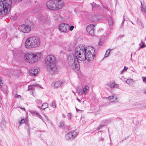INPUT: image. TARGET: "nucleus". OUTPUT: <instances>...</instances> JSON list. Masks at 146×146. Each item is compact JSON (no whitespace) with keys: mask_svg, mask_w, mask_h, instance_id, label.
Segmentation results:
<instances>
[{"mask_svg":"<svg viewBox=\"0 0 146 146\" xmlns=\"http://www.w3.org/2000/svg\"><path fill=\"white\" fill-rule=\"evenodd\" d=\"M75 54L71 53L68 57L69 67L73 70L77 71L80 68L78 58L79 60L84 61L86 60L90 61L92 60L95 56V50L91 46L86 47L83 44L77 46L75 50Z\"/></svg>","mask_w":146,"mask_h":146,"instance_id":"nucleus-1","label":"nucleus"},{"mask_svg":"<svg viewBox=\"0 0 146 146\" xmlns=\"http://www.w3.org/2000/svg\"><path fill=\"white\" fill-rule=\"evenodd\" d=\"M56 60V57L51 54L47 56L44 59L45 67L50 73L54 74L58 72Z\"/></svg>","mask_w":146,"mask_h":146,"instance_id":"nucleus-2","label":"nucleus"},{"mask_svg":"<svg viewBox=\"0 0 146 146\" xmlns=\"http://www.w3.org/2000/svg\"><path fill=\"white\" fill-rule=\"evenodd\" d=\"M11 0H0V15H6L9 13L11 9Z\"/></svg>","mask_w":146,"mask_h":146,"instance_id":"nucleus-3","label":"nucleus"},{"mask_svg":"<svg viewBox=\"0 0 146 146\" xmlns=\"http://www.w3.org/2000/svg\"><path fill=\"white\" fill-rule=\"evenodd\" d=\"M40 45V40L39 38L33 36L27 38L25 43V48L32 49L38 47Z\"/></svg>","mask_w":146,"mask_h":146,"instance_id":"nucleus-4","label":"nucleus"},{"mask_svg":"<svg viewBox=\"0 0 146 146\" xmlns=\"http://www.w3.org/2000/svg\"><path fill=\"white\" fill-rule=\"evenodd\" d=\"M42 54L41 53L27 52L24 54V59L27 62L33 63L40 60Z\"/></svg>","mask_w":146,"mask_h":146,"instance_id":"nucleus-5","label":"nucleus"},{"mask_svg":"<svg viewBox=\"0 0 146 146\" xmlns=\"http://www.w3.org/2000/svg\"><path fill=\"white\" fill-rule=\"evenodd\" d=\"M19 29L21 32L28 33L31 31V26L28 25H23L19 26Z\"/></svg>","mask_w":146,"mask_h":146,"instance_id":"nucleus-6","label":"nucleus"},{"mask_svg":"<svg viewBox=\"0 0 146 146\" xmlns=\"http://www.w3.org/2000/svg\"><path fill=\"white\" fill-rule=\"evenodd\" d=\"M55 1L49 0L46 3V6L47 8L51 10H54L55 9Z\"/></svg>","mask_w":146,"mask_h":146,"instance_id":"nucleus-7","label":"nucleus"},{"mask_svg":"<svg viewBox=\"0 0 146 146\" xmlns=\"http://www.w3.org/2000/svg\"><path fill=\"white\" fill-rule=\"evenodd\" d=\"M69 25L67 24L62 23L60 24L59 27L60 30L62 32L67 33L68 31V28Z\"/></svg>","mask_w":146,"mask_h":146,"instance_id":"nucleus-8","label":"nucleus"},{"mask_svg":"<svg viewBox=\"0 0 146 146\" xmlns=\"http://www.w3.org/2000/svg\"><path fill=\"white\" fill-rule=\"evenodd\" d=\"M55 11H57L62 9L64 5L63 1L61 0H57L55 1Z\"/></svg>","mask_w":146,"mask_h":146,"instance_id":"nucleus-9","label":"nucleus"},{"mask_svg":"<svg viewBox=\"0 0 146 146\" xmlns=\"http://www.w3.org/2000/svg\"><path fill=\"white\" fill-rule=\"evenodd\" d=\"M95 25L91 24L88 25L86 28V30L88 33L92 35H94V27Z\"/></svg>","mask_w":146,"mask_h":146,"instance_id":"nucleus-10","label":"nucleus"},{"mask_svg":"<svg viewBox=\"0 0 146 146\" xmlns=\"http://www.w3.org/2000/svg\"><path fill=\"white\" fill-rule=\"evenodd\" d=\"M73 132L72 131L68 133L65 135V138L67 140L72 139L76 136V135L73 134Z\"/></svg>","mask_w":146,"mask_h":146,"instance_id":"nucleus-11","label":"nucleus"},{"mask_svg":"<svg viewBox=\"0 0 146 146\" xmlns=\"http://www.w3.org/2000/svg\"><path fill=\"white\" fill-rule=\"evenodd\" d=\"M38 70L37 69L31 68L29 70V72L32 75L35 76L38 73Z\"/></svg>","mask_w":146,"mask_h":146,"instance_id":"nucleus-12","label":"nucleus"},{"mask_svg":"<svg viewBox=\"0 0 146 146\" xmlns=\"http://www.w3.org/2000/svg\"><path fill=\"white\" fill-rule=\"evenodd\" d=\"M82 92L84 94H86L89 91V87L88 86L83 87L82 88Z\"/></svg>","mask_w":146,"mask_h":146,"instance_id":"nucleus-13","label":"nucleus"},{"mask_svg":"<svg viewBox=\"0 0 146 146\" xmlns=\"http://www.w3.org/2000/svg\"><path fill=\"white\" fill-rule=\"evenodd\" d=\"M62 85V83H52V86L55 88L60 87Z\"/></svg>","mask_w":146,"mask_h":146,"instance_id":"nucleus-14","label":"nucleus"},{"mask_svg":"<svg viewBox=\"0 0 146 146\" xmlns=\"http://www.w3.org/2000/svg\"><path fill=\"white\" fill-rule=\"evenodd\" d=\"M50 17L48 15H46L44 17V23H47L49 24L50 23Z\"/></svg>","mask_w":146,"mask_h":146,"instance_id":"nucleus-15","label":"nucleus"},{"mask_svg":"<svg viewBox=\"0 0 146 146\" xmlns=\"http://www.w3.org/2000/svg\"><path fill=\"white\" fill-rule=\"evenodd\" d=\"M141 10L142 12L146 13V7L142 2H141Z\"/></svg>","mask_w":146,"mask_h":146,"instance_id":"nucleus-16","label":"nucleus"},{"mask_svg":"<svg viewBox=\"0 0 146 146\" xmlns=\"http://www.w3.org/2000/svg\"><path fill=\"white\" fill-rule=\"evenodd\" d=\"M110 87L111 88H117L118 87V85L115 84V83H112L111 84L110 83Z\"/></svg>","mask_w":146,"mask_h":146,"instance_id":"nucleus-17","label":"nucleus"},{"mask_svg":"<svg viewBox=\"0 0 146 146\" xmlns=\"http://www.w3.org/2000/svg\"><path fill=\"white\" fill-rule=\"evenodd\" d=\"M31 113L33 114L36 115V116L40 119H42V117L40 116L39 114L36 111H32L31 112Z\"/></svg>","mask_w":146,"mask_h":146,"instance_id":"nucleus-18","label":"nucleus"},{"mask_svg":"<svg viewBox=\"0 0 146 146\" xmlns=\"http://www.w3.org/2000/svg\"><path fill=\"white\" fill-rule=\"evenodd\" d=\"M44 17L42 15L40 14L39 15L38 17V20L44 22Z\"/></svg>","mask_w":146,"mask_h":146,"instance_id":"nucleus-19","label":"nucleus"},{"mask_svg":"<svg viewBox=\"0 0 146 146\" xmlns=\"http://www.w3.org/2000/svg\"><path fill=\"white\" fill-rule=\"evenodd\" d=\"M33 87H40V88H41L40 87V86H39L37 84H36L34 85H31V86H28V87H29V89H28L29 90H30V89H32L33 88Z\"/></svg>","mask_w":146,"mask_h":146,"instance_id":"nucleus-20","label":"nucleus"},{"mask_svg":"<svg viewBox=\"0 0 146 146\" xmlns=\"http://www.w3.org/2000/svg\"><path fill=\"white\" fill-rule=\"evenodd\" d=\"M111 50V49L107 50L106 52V53L104 55V57H108L109 56Z\"/></svg>","mask_w":146,"mask_h":146,"instance_id":"nucleus-21","label":"nucleus"},{"mask_svg":"<svg viewBox=\"0 0 146 146\" xmlns=\"http://www.w3.org/2000/svg\"><path fill=\"white\" fill-rule=\"evenodd\" d=\"M42 106V109L44 110L48 107V105L47 103H45L43 104Z\"/></svg>","mask_w":146,"mask_h":146,"instance_id":"nucleus-22","label":"nucleus"},{"mask_svg":"<svg viewBox=\"0 0 146 146\" xmlns=\"http://www.w3.org/2000/svg\"><path fill=\"white\" fill-rule=\"evenodd\" d=\"M108 99L112 102L114 101L115 100H116L115 99H114L113 96H110L108 97Z\"/></svg>","mask_w":146,"mask_h":146,"instance_id":"nucleus-23","label":"nucleus"},{"mask_svg":"<svg viewBox=\"0 0 146 146\" xmlns=\"http://www.w3.org/2000/svg\"><path fill=\"white\" fill-rule=\"evenodd\" d=\"M141 48H144L146 46L144 42L141 41V43L140 44Z\"/></svg>","mask_w":146,"mask_h":146,"instance_id":"nucleus-24","label":"nucleus"},{"mask_svg":"<svg viewBox=\"0 0 146 146\" xmlns=\"http://www.w3.org/2000/svg\"><path fill=\"white\" fill-rule=\"evenodd\" d=\"M35 102L37 104H40L42 103V101L41 100L38 99L35 100Z\"/></svg>","mask_w":146,"mask_h":146,"instance_id":"nucleus-25","label":"nucleus"},{"mask_svg":"<svg viewBox=\"0 0 146 146\" xmlns=\"http://www.w3.org/2000/svg\"><path fill=\"white\" fill-rule=\"evenodd\" d=\"M50 106L53 108H54L56 107L55 104L53 101H52L50 104Z\"/></svg>","mask_w":146,"mask_h":146,"instance_id":"nucleus-26","label":"nucleus"},{"mask_svg":"<svg viewBox=\"0 0 146 146\" xmlns=\"http://www.w3.org/2000/svg\"><path fill=\"white\" fill-rule=\"evenodd\" d=\"M137 21L138 23L141 25V28H143L144 27V26L142 23L141 21L139 20L138 19H137Z\"/></svg>","mask_w":146,"mask_h":146,"instance_id":"nucleus-27","label":"nucleus"},{"mask_svg":"<svg viewBox=\"0 0 146 146\" xmlns=\"http://www.w3.org/2000/svg\"><path fill=\"white\" fill-rule=\"evenodd\" d=\"M108 24L110 25H112L113 23V20L112 19H110L108 22Z\"/></svg>","mask_w":146,"mask_h":146,"instance_id":"nucleus-28","label":"nucleus"},{"mask_svg":"<svg viewBox=\"0 0 146 146\" xmlns=\"http://www.w3.org/2000/svg\"><path fill=\"white\" fill-rule=\"evenodd\" d=\"M74 28V26L73 25H71V26H70V27L69 29L70 31H72L73 30Z\"/></svg>","mask_w":146,"mask_h":146,"instance_id":"nucleus-29","label":"nucleus"},{"mask_svg":"<svg viewBox=\"0 0 146 146\" xmlns=\"http://www.w3.org/2000/svg\"><path fill=\"white\" fill-rule=\"evenodd\" d=\"M103 41H100L99 42L98 44V45H100L101 46L103 45Z\"/></svg>","mask_w":146,"mask_h":146,"instance_id":"nucleus-30","label":"nucleus"},{"mask_svg":"<svg viewBox=\"0 0 146 146\" xmlns=\"http://www.w3.org/2000/svg\"><path fill=\"white\" fill-rule=\"evenodd\" d=\"M67 116L68 117H69V120H70L71 119V114L69 113H68L67 114Z\"/></svg>","mask_w":146,"mask_h":146,"instance_id":"nucleus-31","label":"nucleus"},{"mask_svg":"<svg viewBox=\"0 0 146 146\" xmlns=\"http://www.w3.org/2000/svg\"><path fill=\"white\" fill-rule=\"evenodd\" d=\"M133 81V80L131 79H127L126 82H132Z\"/></svg>","mask_w":146,"mask_h":146,"instance_id":"nucleus-32","label":"nucleus"},{"mask_svg":"<svg viewBox=\"0 0 146 146\" xmlns=\"http://www.w3.org/2000/svg\"><path fill=\"white\" fill-rule=\"evenodd\" d=\"M142 79L143 80V81L144 82H146V77H142Z\"/></svg>","mask_w":146,"mask_h":146,"instance_id":"nucleus-33","label":"nucleus"},{"mask_svg":"<svg viewBox=\"0 0 146 146\" xmlns=\"http://www.w3.org/2000/svg\"><path fill=\"white\" fill-rule=\"evenodd\" d=\"M25 122L24 119H22L21 120V121L20 122V124L23 123Z\"/></svg>","mask_w":146,"mask_h":146,"instance_id":"nucleus-34","label":"nucleus"},{"mask_svg":"<svg viewBox=\"0 0 146 146\" xmlns=\"http://www.w3.org/2000/svg\"><path fill=\"white\" fill-rule=\"evenodd\" d=\"M92 7L93 8H94V7H95V6L96 5V4L95 3H92Z\"/></svg>","mask_w":146,"mask_h":146,"instance_id":"nucleus-35","label":"nucleus"},{"mask_svg":"<svg viewBox=\"0 0 146 146\" xmlns=\"http://www.w3.org/2000/svg\"><path fill=\"white\" fill-rule=\"evenodd\" d=\"M30 128H28L27 130V132L28 133V135H29L30 134Z\"/></svg>","mask_w":146,"mask_h":146,"instance_id":"nucleus-36","label":"nucleus"},{"mask_svg":"<svg viewBox=\"0 0 146 146\" xmlns=\"http://www.w3.org/2000/svg\"><path fill=\"white\" fill-rule=\"evenodd\" d=\"M128 68L127 67H126L125 66L124 68V69H123L124 70V71H126L127 70Z\"/></svg>","mask_w":146,"mask_h":146,"instance_id":"nucleus-37","label":"nucleus"},{"mask_svg":"<svg viewBox=\"0 0 146 146\" xmlns=\"http://www.w3.org/2000/svg\"><path fill=\"white\" fill-rule=\"evenodd\" d=\"M13 1L15 2H19L21 1L22 0H13Z\"/></svg>","mask_w":146,"mask_h":146,"instance_id":"nucleus-38","label":"nucleus"},{"mask_svg":"<svg viewBox=\"0 0 146 146\" xmlns=\"http://www.w3.org/2000/svg\"><path fill=\"white\" fill-rule=\"evenodd\" d=\"M78 93H79V94L80 95H82V92L80 91V90H78Z\"/></svg>","mask_w":146,"mask_h":146,"instance_id":"nucleus-39","label":"nucleus"},{"mask_svg":"<svg viewBox=\"0 0 146 146\" xmlns=\"http://www.w3.org/2000/svg\"><path fill=\"white\" fill-rule=\"evenodd\" d=\"M64 125V123L63 122H61L60 123V127Z\"/></svg>","mask_w":146,"mask_h":146,"instance_id":"nucleus-40","label":"nucleus"},{"mask_svg":"<svg viewBox=\"0 0 146 146\" xmlns=\"http://www.w3.org/2000/svg\"><path fill=\"white\" fill-rule=\"evenodd\" d=\"M103 126L102 125H100L99 126L98 128H97V129L98 130H99V129L101 127H102Z\"/></svg>","mask_w":146,"mask_h":146,"instance_id":"nucleus-41","label":"nucleus"},{"mask_svg":"<svg viewBox=\"0 0 146 146\" xmlns=\"http://www.w3.org/2000/svg\"><path fill=\"white\" fill-rule=\"evenodd\" d=\"M15 97H21L20 95H18L17 94H16L15 96Z\"/></svg>","mask_w":146,"mask_h":146,"instance_id":"nucleus-42","label":"nucleus"},{"mask_svg":"<svg viewBox=\"0 0 146 146\" xmlns=\"http://www.w3.org/2000/svg\"><path fill=\"white\" fill-rule=\"evenodd\" d=\"M76 111L77 112H78V111H82V110H79V109H78L76 108Z\"/></svg>","mask_w":146,"mask_h":146,"instance_id":"nucleus-43","label":"nucleus"},{"mask_svg":"<svg viewBox=\"0 0 146 146\" xmlns=\"http://www.w3.org/2000/svg\"><path fill=\"white\" fill-rule=\"evenodd\" d=\"M3 81L2 79V78L1 77H0V82H2Z\"/></svg>","mask_w":146,"mask_h":146,"instance_id":"nucleus-44","label":"nucleus"},{"mask_svg":"<svg viewBox=\"0 0 146 146\" xmlns=\"http://www.w3.org/2000/svg\"><path fill=\"white\" fill-rule=\"evenodd\" d=\"M77 100L79 102H81V101L78 98H77Z\"/></svg>","mask_w":146,"mask_h":146,"instance_id":"nucleus-45","label":"nucleus"},{"mask_svg":"<svg viewBox=\"0 0 146 146\" xmlns=\"http://www.w3.org/2000/svg\"><path fill=\"white\" fill-rule=\"evenodd\" d=\"M132 83H133L129 82V83H128L127 84H128L130 85H132Z\"/></svg>","mask_w":146,"mask_h":146,"instance_id":"nucleus-46","label":"nucleus"},{"mask_svg":"<svg viewBox=\"0 0 146 146\" xmlns=\"http://www.w3.org/2000/svg\"><path fill=\"white\" fill-rule=\"evenodd\" d=\"M20 108L21 109L25 111V109L24 108Z\"/></svg>","mask_w":146,"mask_h":146,"instance_id":"nucleus-47","label":"nucleus"},{"mask_svg":"<svg viewBox=\"0 0 146 146\" xmlns=\"http://www.w3.org/2000/svg\"><path fill=\"white\" fill-rule=\"evenodd\" d=\"M125 71H124V70L123 69V70H122L121 71V73H122L123 72H125Z\"/></svg>","mask_w":146,"mask_h":146,"instance_id":"nucleus-48","label":"nucleus"},{"mask_svg":"<svg viewBox=\"0 0 146 146\" xmlns=\"http://www.w3.org/2000/svg\"><path fill=\"white\" fill-rule=\"evenodd\" d=\"M3 85V83H0V86H2Z\"/></svg>","mask_w":146,"mask_h":146,"instance_id":"nucleus-49","label":"nucleus"},{"mask_svg":"<svg viewBox=\"0 0 146 146\" xmlns=\"http://www.w3.org/2000/svg\"><path fill=\"white\" fill-rule=\"evenodd\" d=\"M143 92H144V93H145V94H146V90H145Z\"/></svg>","mask_w":146,"mask_h":146,"instance_id":"nucleus-50","label":"nucleus"},{"mask_svg":"<svg viewBox=\"0 0 146 146\" xmlns=\"http://www.w3.org/2000/svg\"><path fill=\"white\" fill-rule=\"evenodd\" d=\"M100 140L101 141H103V138H100Z\"/></svg>","mask_w":146,"mask_h":146,"instance_id":"nucleus-51","label":"nucleus"},{"mask_svg":"<svg viewBox=\"0 0 146 146\" xmlns=\"http://www.w3.org/2000/svg\"><path fill=\"white\" fill-rule=\"evenodd\" d=\"M38 108H39L40 109H42V108H41V107H40V106H38Z\"/></svg>","mask_w":146,"mask_h":146,"instance_id":"nucleus-52","label":"nucleus"},{"mask_svg":"<svg viewBox=\"0 0 146 146\" xmlns=\"http://www.w3.org/2000/svg\"><path fill=\"white\" fill-rule=\"evenodd\" d=\"M62 116H63V118H65V116L64 115V114H63L62 115Z\"/></svg>","mask_w":146,"mask_h":146,"instance_id":"nucleus-53","label":"nucleus"},{"mask_svg":"<svg viewBox=\"0 0 146 146\" xmlns=\"http://www.w3.org/2000/svg\"><path fill=\"white\" fill-rule=\"evenodd\" d=\"M35 79H33V80H32V81H35Z\"/></svg>","mask_w":146,"mask_h":146,"instance_id":"nucleus-54","label":"nucleus"},{"mask_svg":"<svg viewBox=\"0 0 146 146\" xmlns=\"http://www.w3.org/2000/svg\"><path fill=\"white\" fill-rule=\"evenodd\" d=\"M131 23L133 24H134L133 23L132 21H131Z\"/></svg>","mask_w":146,"mask_h":146,"instance_id":"nucleus-55","label":"nucleus"},{"mask_svg":"<svg viewBox=\"0 0 146 146\" xmlns=\"http://www.w3.org/2000/svg\"><path fill=\"white\" fill-rule=\"evenodd\" d=\"M74 93V94H75V93H74V92H73Z\"/></svg>","mask_w":146,"mask_h":146,"instance_id":"nucleus-56","label":"nucleus"},{"mask_svg":"<svg viewBox=\"0 0 146 146\" xmlns=\"http://www.w3.org/2000/svg\"><path fill=\"white\" fill-rule=\"evenodd\" d=\"M74 93V94H75V93H74V92H73Z\"/></svg>","mask_w":146,"mask_h":146,"instance_id":"nucleus-57","label":"nucleus"}]
</instances>
